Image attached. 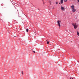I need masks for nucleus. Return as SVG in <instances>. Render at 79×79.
Returning <instances> with one entry per match:
<instances>
[{
  "label": "nucleus",
  "mask_w": 79,
  "mask_h": 79,
  "mask_svg": "<svg viewBox=\"0 0 79 79\" xmlns=\"http://www.w3.org/2000/svg\"><path fill=\"white\" fill-rule=\"evenodd\" d=\"M61 10L62 11H64V10H65V9H64V7H63L61 6Z\"/></svg>",
  "instance_id": "3"
},
{
  "label": "nucleus",
  "mask_w": 79,
  "mask_h": 79,
  "mask_svg": "<svg viewBox=\"0 0 79 79\" xmlns=\"http://www.w3.org/2000/svg\"><path fill=\"white\" fill-rule=\"evenodd\" d=\"M50 4H51V3H50Z\"/></svg>",
  "instance_id": "23"
},
{
  "label": "nucleus",
  "mask_w": 79,
  "mask_h": 79,
  "mask_svg": "<svg viewBox=\"0 0 79 79\" xmlns=\"http://www.w3.org/2000/svg\"><path fill=\"white\" fill-rule=\"evenodd\" d=\"M33 52V53H35V51H32Z\"/></svg>",
  "instance_id": "12"
},
{
  "label": "nucleus",
  "mask_w": 79,
  "mask_h": 79,
  "mask_svg": "<svg viewBox=\"0 0 79 79\" xmlns=\"http://www.w3.org/2000/svg\"><path fill=\"white\" fill-rule=\"evenodd\" d=\"M72 11L73 12H75V11H76V9H73L72 10Z\"/></svg>",
  "instance_id": "6"
},
{
  "label": "nucleus",
  "mask_w": 79,
  "mask_h": 79,
  "mask_svg": "<svg viewBox=\"0 0 79 79\" xmlns=\"http://www.w3.org/2000/svg\"><path fill=\"white\" fill-rule=\"evenodd\" d=\"M72 25L73 26L75 29H76L77 27V26H78V25H76V23L74 24L73 23Z\"/></svg>",
  "instance_id": "2"
},
{
  "label": "nucleus",
  "mask_w": 79,
  "mask_h": 79,
  "mask_svg": "<svg viewBox=\"0 0 79 79\" xmlns=\"http://www.w3.org/2000/svg\"><path fill=\"white\" fill-rule=\"evenodd\" d=\"M64 2H67V0H64Z\"/></svg>",
  "instance_id": "10"
},
{
  "label": "nucleus",
  "mask_w": 79,
  "mask_h": 79,
  "mask_svg": "<svg viewBox=\"0 0 79 79\" xmlns=\"http://www.w3.org/2000/svg\"><path fill=\"white\" fill-rule=\"evenodd\" d=\"M49 41H47V44H49Z\"/></svg>",
  "instance_id": "11"
},
{
  "label": "nucleus",
  "mask_w": 79,
  "mask_h": 79,
  "mask_svg": "<svg viewBox=\"0 0 79 79\" xmlns=\"http://www.w3.org/2000/svg\"><path fill=\"white\" fill-rule=\"evenodd\" d=\"M60 3H59V4H60Z\"/></svg>",
  "instance_id": "19"
},
{
  "label": "nucleus",
  "mask_w": 79,
  "mask_h": 79,
  "mask_svg": "<svg viewBox=\"0 0 79 79\" xmlns=\"http://www.w3.org/2000/svg\"><path fill=\"white\" fill-rule=\"evenodd\" d=\"M71 8L72 9H74V5H73L72 6H71Z\"/></svg>",
  "instance_id": "4"
},
{
  "label": "nucleus",
  "mask_w": 79,
  "mask_h": 79,
  "mask_svg": "<svg viewBox=\"0 0 79 79\" xmlns=\"http://www.w3.org/2000/svg\"><path fill=\"white\" fill-rule=\"evenodd\" d=\"M77 62H79V61H77Z\"/></svg>",
  "instance_id": "22"
},
{
  "label": "nucleus",
  "mask_w": 79,
  "mask_h": 79,
  "mask_svg": "<svg viewBox=\"0 0 79 79\" xmlns=\"http://www.w3.org/2000/svg\"><path fill=\"white\" fill-rule=\"evenodd\" d=\"M31 50L32 51L33 50V49H31Z\"/></svg>",
  "instance_id": "16"
},
{
  "label": "nucleus",
  "mask_w": 79,
  "mask_h": 79,
  "mask_svg": "<svg viewBox=\"0 0 79 79\" xmlns=\"http://www.w3.org/2000/svg\"><path fill=\"white\" fill-rule=\"evenodd\" d=\"M77 35L78 36H79V32H77Z\"/></svg>",
  "instance_id": "9"
},
{
  "label": "nucleus",
  "mask_w": 79,
  "mask_h": 79,
  "mask_svg": "<svg viewBox=\"0 0 79 79\" xmlns=\"http://www.w3.org/2000/svg\"><path fill=\"white\" fill-rule=\"evenodd\" d=\"M46 41L47 42V40H46Z\"/></svg>",
  "instance_id": "21"
},
{
  "label": "nucleus",
  "mask_w": 79,
  "mask_h": 79,
  "mask_svg": "<svg viewBox=\"0 0 79 79\" xmlns=\"http://www.w3.org/2000/svg\"><path fill=\"white\" fill-rule=\"evenodd\" d=\"M22 74H23V71H22Z\"/></svg>",
  "instance_id": "13"
},
{
  "label": "nucleus",
  "mask_w": 79,
  "mask_h": 79,
  "mask_svg": "<svg viewBox=\"0 0 79 79\" xmlns=\"http://www.w3.org/2000/svg\"><path fill=\"white\" fill-rule=\"evenodd\" d=\"M28 31H29V30L27 28V29H26V31H27V32H28Z\"/></svg>",
  "instance_id": "8"
},
{
  "label": "nucleus",
  "mask_w": 79,
  "mask_h": 79,
  "mask_svg": "<svg viewBox=\"0 0 79 79\" xmlns=\"http://www.w3.org/2000/svg\"><path fill=\"white\" fill-rule=\"evenodd\" d=\"M72 79H73V78H72Z\"/></svg>",
  "instance_id": "18"
},
{
  "label": "nucleus",
  "mask_w": 79,
  "mask_h": 79,
  "mask_svg": "<svg viewBox=\"0 0 79 79\" xmlns=\"http://www.w3.org/2000/svg\"><path fill=\"white\" fill-rule=\"evenodd\" d=\"M42 1H44V0H42Z\"/></svg>",
  "instance_id": "20"
},
{
  "label": "nucleus",
  "mask_w": 79,
  "mask_h": 79,
  "mask_svg": "<svg viewBox=\"0 0 79 79\" xmlns=\"http://www.w3.org/2000/svg\"><path fill=\"white\" fill-rule=\"evenodd\" d=\"M70 79H72V78L70 77Z\"/></svg>",
  "instance_id": "15"
},
{
  "label": "nucleus",
  "mask_w": 79,
  "mask_h": 79,
  "mask_svg": "<svg viewBox=\"0 0 79 79\" xmlns=\"http://www.w3.org/2000/svg\"><path fill=\"white\" fill-rule=\"evenodd\" d=\"M56 5H58V1H56Z\"/></svg>",
  "instance_id": "7"
},
{
  "label": "nucleus",
  "mask_w": 79,
  "mask_h": 79,
  "mask_svg": "<svg viewBox=\"0 0 79 79\" xmlns=\"http://www.w3.org/2000/svg\"><path fill=\"white\" fill-rule=\"evenodd\" d=\"M60 23H61V21L58 20L57 21V24L59 28H60L61 27V25H60Z\"/></svg>",
  "instance_id": "1"
},
{
  "label": "nucleus",
  "mask_w": 79,
  "mask_h": 79,
  "mask_svg": "<svg viewBox=\"0 0 79 79\" xmlns=\"http://www.w3.org/2000/svg\"><path fill=\"white\" fill-rule=\"evenodd\" d=\"M14 21H16V20H14Z\"/></svg>",
  "instance_id": "17"
},
{
  "label": "nucleus",
  "mask_w": 79,
  "mask_h": 79,
  "mask_svg": "<svg viewBox=\"0 0 79 79\" xmlns=\"http://www.w3.org/2000/svg\"><path fill=\"white\" fill-rule=\"evenodd\" d=\"M63 0H60L61 4H63Z\"/></svg>",
  "instance_id": "5"
},
{
  "label": "nucleus",
  "mask_w": 79,
  "mask_h": 79,
  "mask_svg": "<svg viewBox=\"0 0 79 79\" xmlns=\"http://www.w3.org/2000/svg\"><path fill=\"white\" fill-rule=\"evenodd\" d=\"M77 1H78V2H79V0H77Z\"/></svg>",
  "instance_id": "14"
}]
</instances>
